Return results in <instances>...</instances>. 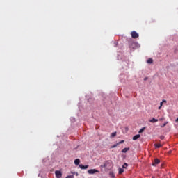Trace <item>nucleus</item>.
I'll return each mask as SVG.
<instances>
[{
    "mask_svg": "<svg viewBox=\"0 0 178 178\" xmlns=\"http://www.w3.org/2000/svg\"><path fill=\"white\" fill-rule=\"evenodd\" d=\"M131 37L132 38H138L139 35L138 33H137V32H136L135 31H132L131 33Z\"/></svg>",
    "mask_w": 178,
    "mask_h": 178,
    "instance_id": "1",
    "label": "nucleus"
},
{
    "mask_svg": "<svg viewBox=\"0 0 178 178\" xmlns=\"http://www.w3.org/2000/svg\"><path fill=\"white\" fill-rule=\"evenodd\" d=\"M55 175L56 178H62V172L56 170L55 171Z\"/></svg>",
    "mask_w": 178,
    "mask_h": 178,
    "instance_id": "2",
    "label": "nucleus"
},
{
    "mask_svg": "<svg viewBox=\"0 0 178 178\" xmlns=\"http://www.w3.org/2000/svg\"><path fill=\"white\" fill-rule=\"evenodd\" d=\"M159 163H161V160L155 159L154 161L152 163V166H156V165H159Z\"/></svg>",
    "mask_w": 178,
    "mask_h": 178,
    "instance_id": "3",
    "label": "nucleus"
},
{
    "mask_svg": "<svg viewBox=\"0 0 178 178\" xmlns=\"http://www.w3.org/2000/svg\"><path fill=\"white\" fill-rule=\"evenodd\" d=\"M89 175H94V173H98V170L96 169H90L88 171Z\"/></svg>",
    "mask_w": 178,
    "mask_h": 178,
    "instance_id": "4",
    "label": "nucleus"
},
{
    "mask_svg": "<svg viewBox=\"0 0 178 178\" xmlns=\"http://www.w3.org/2000/svg\"><path fill=\"white\" fill-rule=\"evenodd\" d=\"M140 137H141V136L140 134L136 135L133 137L132 140H134V141H136V140H138V138H140Z\"/></svg>",
    "mask_w": 178,
    "mask_h": 178,
    "instance_id": "5",
    "label": "nucleus"
},
{
    "mask_svg": "<svg viewBox=\"0 0 178 178\" xmlns=\"http://www.w3.org/2000/svg\"><path fill=\"white\" fill-rule=\"evenodd\" d=\"M149 122L150 123H156V122H158V119H156V118H152V120H149Z\"/></svg>",
    "mask_w": 178,
    "mask_h": 178,
    "instance_id": "6",
    "label": "nucleus"
},
{
    "mask_svg": "<svg viewBox=\"0 0 178 178\" xmlns=\"http://www.w3.org/2000/svg\"><path fill=\"white\" fill-rule=\"evenodd\" d=\"M79 168H81V169H88V165H83V164H80L79 165Z\"/></svg>",
    "mask_w": 178,
    "mask_h": 178,
    "instance_id": "7",
    "label": "nucleus"
},
{
    "mask_svg": "<svg viewBox=\"0 0 178 178\" xmlns=\"http://www.w3.org/2000/svg\"><path fill=\"white\" fill-rule=\"evenodd\" d=\"M129 149H130V148H127V147H125V148H124L123 149H122V152H123V154H126V152H127V151H129Z\"/></svg>",
    "mask_w": 178,
    "mask_h": 178,
    "instance_id": "8",
    "label": "nucleus"
},
{
    "mask_svg": "<svg viewBox=\"0 0 178 178\" xmlns=\"http://www.w3.org/2000/svg\"><path fill=\"white\" fill-rule=\"evenodd\" d=\"M163 102H165L166 104V100H163L161 103H160V106L159 107V109H161L163 105Z\"/></svg>",
    "mask_w": 178,
    "mask_h": 178,
    "instance_id": "9",
    "label": "nucleus"
},
{
    "mask_svg": "<svg viewBox=\"0 0 178 178\" xmlns=\"http://www.w3.org/2000/svg\"><path fill=\"white\" fill-rule=\"evenodd\" d=\"M154 147L155 148H161V147H162V145L159 143H156L154 144Z\"/></svg>",
    "mask_w": 178,
    "mask_h": 178,
    "instance_id": "10",
    "label": "nucleus"
},
{
    "mask_svg": "<svg viewBox=\"0 0 178 178\" xmlns=\"http://www.w3.org/2000/svg\"><path fill=\"white\" fill-rule=\"evenodd\" d=\"M74 164L75 165H79L80 164V160L79 159H76L74 160Z\"/></svg>",
    "mask_w": 178,
    "mask_h": 178,
    "instance_id": "11",
    "label": "nucleus"
},
{
    "mask_svg": "<svg viewBox=\"0 0 178 178\" xmlns=\"http://www.w3.org/2000/svg\"><path fill=\"white\" fill-rule=\"evenodd\" d=\"M144 130H145V127L141 128L138 131L139 134H141V133H144Z\"/></svg>",
    "mask_w": 178,
    "mask_h": 178,
    "instance_id": "12",
    "label": "nucleus"
},
{
    "mask_svg": "<svg viewBox=\"0 0 178 178\" xmlns=\"http://www.w3.org/2000/svg\"><path fill=\"white\" fill-rule=\"evenodd\" d=\"M123 172H124V170H123V168H119V175H122Z\"/></svg>",
    "mask_w": 178,
    "mask_h": 178,
    "instance_id": "13",
    "label": "nucleus"
},
{
    "mask_svg": "<svg viewBox=\"0 0 178 178\" xmlns=\"http://www.w3.org/2000/svg\"><path fill=\"white\" fill-rule=\"evenodd\" d=\"M128 166H129V164L124 163L123 164V165H122V168H123V169H126V168H127Z\"/></svg>",
    "mask_w": 178,
    "mask_h": 178,
    "instance_id": "14",
    "label": "nucleus"
},
{
    "mask_svg": "<svg viewBox=\"0 0 178 178\" xmlns=\"http://www.w3.org/2000/svg\"><path fill=\"white\" fill-rule=\"evenodd\" d=\"M109 175L111 176V177L115 178V173H113V172H110Z\"/></svg>",
    "mask_w": 178,
    "mask_h": 178,
    "instance_id": "15",
    "label": "nucleus"
},
{
    "mask_svg": "<svg viewBox=\"0 0 178 178\" xmlns=\"http://www.w3.org/2000/svg\"><path fill=\"white\" fill-rule=\"evenodd\" d=\"M147 62V63H153L154 60H152V58H149Z\"/></svg>",
    "mask_w": 178,
    "mask_h": 178,
    "instance_id": "16",
    "label": "nucleus"
},
{
    "mask_svg": "<svg viewBox=\"0 0 178 178\" xmlns=\"http://www.w3.org/2000/svg\"><path fill=\"white\" fill-rule=\"evenodd\" d=\"M111 138L116 137V132L111 134Z\"/></svg>",
    "mask_w": 178,
    "mask_h": 178,
    "instance_id": "17",
    "label": "nucleus"
},
{
    "mask_svg": "<svg viewBox=\"0 0 178 178\" xmlns=\"http://www.w3.org/2000/svg\"><path fill=\"white\" fill-rule=\"evenodd\" d=\"M119 145L117 143L113 146L111 147V148H116V147H118Z\"/></svg>",
    "mask_w": 178,
    "mask_h": 178,
    "instance_id": "18",
    "label": "nucleus"
},
{
    "mask_svg": "<svg viewBox=\"0 0 178 178\" xmlns=\"http://www.w3.org/2000/svg\"><path fill=\"white\" fill-rule=\"evenodd\" d=\"M66 178H74V175H68Z\"/></svg>",
    "mask_w": 178,
    "mask_h": 178,
    "instance_id": "19",
    "label": "nucleus"
},
{
    "mask_svg": "<svg viewBox=\"0 0 178 178\" xmlns=\"http://www.w3.org/2000/svg\"><path fill=\"white\" fill-rule=\"evenodd\" d=\"M168 122H165L164 124H163L162 125H161V127H165V126H166V124H168Z\"/></svg>",
    "mask_w": 178,
    "mask_h": 178,
    "instance_id": "20",
    "label": "nucleus"
},
{
    "mask_svg": "<svg viewBox=\"0 0 178 178\" xmlns=\"http://www.w3.org/2000/svg\"><path fill=\"white\" fill-rule=\"evenodd\" d=\"M123 143H124V140H121L120 142H119L118 144V145H120V144H123Z\"/></svg>",
    "mask_w": 178,
    "mask_h": 178,
    "instance_id": "21",
    "label": "nucleus"
},
{
    "mask_svg": "<svg viewBox=\"0 0 178 178\" xmlns=\"http://www.w3.org/2000/svg\"><path fill=\"white\" fill-rule=\"evenodd\" d=\"M160 138H161V140H164V139H165V136H160Z\"/></svg>",
    "mask_w": 178,
    "mask_h": 178,
    "instance_id": "22",
    "label": "nucleus"
},
{
    "mask_svg": "<svg viewBox=\"0 0 178 178\" xmlns=\"http://www.w3.org/2000/svg\"><path fill=\"white\" fill-rule=\"evenodd\" d=\"M163 119H164L163 118H160L159 119L160 122H162V120H163Z\"/></svg>",
    "mask_w": 178,
    "mask_h": 178,
    "instance_id": "23",
    "label": "nucleus"
},
{
    "mask_svg": "<svg viewBox=\"0 0 178 178\" xmlns=\"http://www.w3.org/2000/svg\"><path fill=\"white\" fill-rule=\"evenodd\" d=\"M144 80H145V81L146 80H148V78L145 77V78L144 79Z\"/></svg>",
    "mask_w": 178,
    "mask_h": 178,
    "instance_id": "24",
    "label": "nucleus"
}]
</instances>
